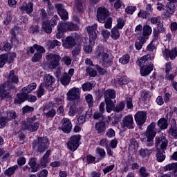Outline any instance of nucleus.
I'll list each match as a JSON object with an SVG mask.
<instances>
[{"label": "nucleus", "mask_w": 177, "mask_h": 177, "mask_svg": "<svg viewBox=\"0 0 177 177\" xmlns=\"http://www.w3.org/2000/svg\"><path fill=\"white\" fill-rule=\"evenodd\" d=\"M42 28L47 34H50V32H52V26H50V25L46 21L43 22Z\"/></svg>", "instance_id": "51"}, {"label": "nucleus", "mask_w": 177, "mask_h": 177, "mask_svg": "<svg viewBox=\"0 0 177 177\" xmlns=\"http://www.w3.org/2000/svg\"><path fill=\"white\" fill-rule=\"evenodd\" d=\"M51 153L52 151L50 149L46 151V152L44 153V155L40 160V163L39 164V168H41V167L42 168H46V167H48V164L50 162L49 157H50Z\"/></svg>", "instance_id": "15"}, {"label": "nucleus", "mask_w": 177, "mask_h": 177, "mask_svg": "<svg viewBox=\"0 0 177 177\" xmlns=\"http://www.w3.org/2000/svg\"><path fill=\"white\" fill-rule=\"evenodd\" d=\"M81 95V91L77 88L73 87L68 91L66 93L67 100L72 101V102H78L80 100V96Z\"/></svg>", "instance_id": "8"}, {"label": "nucleus", "mask_w": 177, "mask_h": 177, "mask_svg": "<svg viewBox=\"0 0 177 177\" xmlns=\"http://www.w3.org/2000/svg\"><path fill=\"white\" fill-rule=\"evenodd\" d=\"M57 31L58 32L56 34V38L57 39L63 38V35H64V32H66V31L63 29V27H62L60 24H59L57 26Z\"/></svg>", "instance_id": "44"}, {"label": "nucleus", "mask_w": 177, "mask_h": 177, "mask_svg": "<svg viewBox=\"0 0 177 177\" xmlns=\"http://www.w3.org/2000/svg\"><path fill=\"white\" fill-rule=\"evenodd\" d=\"M56 9L57 10V13L59 15L62 20L68 19V12L64 9L63 5L58 3L55 6Z\"/></svg>", "instance_id": "18"}, {"label": "nucleus", "mask_w": 177, "mask_h": 177, "mask_svg": "<svg viewBox=\"0 0 177 177\" xmlns=\"http://www.w3.org/2000/svg\"><path fill=\"white\" fill-rule=\"evenodd\" d=\"M61 62L64 63L66 66H70V64H71V62H73V59H71V57L67 55H64V57L61 59Z\"/></svg>", "instance_id": "53"}, {"label": "nucleus", "mask_w": 177, "mask_h": 177, "mask_svg": "<svg viewBox=\"0 0 177 177\" xmlns=\"http://www.w3.org/2000/svg\"><path fill=\"white\" fill-rule=\"evenodd\" d=\"M165 28H164V24H159L158 27L157 29H153V39L152 40V42H154L158 39L159 34H161V32H165Z\"/></svg>", "instance_id": "22"}, {"label": "nucleus", "mask_w": 177, "mask_h": 177, "mask_svg": "<svg viewBox=\"0 0 177 177\" xmlns=\"http://www.w3.org/2000/svg\"><path fill=\"white\" fill-rule=\"evenodd\" d=\"M151 59L150 55H147L142 57L138 62V66L141 67L140 74L142 77L149 75V74L153 71V64L151 62H149Z\"/></svg>", "instance_id": "2"}, {"label": "nucleus", "mask_w": 177, "mask_h": 177, "mask_svg": "<svg viewBox=\"0 0 177 177\" xmlns=\"http://www.w3.org/2000/svg\"><path fill=\"white\" fill-rule=\"evenodd\" d=\"M77 113H78V108L75 105H71L69 107L68 115H70V117H74Z\"/></svg>", "instance_id": "47"}, {"label": "nucleus", "mask_w": 177, "mask_h": 177, "mask_svg": "<svg viewBox=\"0 0 177 177\" xmlns=\"http://www.w3.org/2000/svg\"><path fill=\"white\" fill-rule=\"evenodd\" d=\"M96 156L98 157V160H103L106 157V151L104 149L97 147L95 149Z\"/></svg>", "instance_id": "36"}, {"label": "nucleus", "mask_w": 177, "mask_h": 177, "mask_svg": "<svg viewBox=\"0 0 177 177\" xmlns=\"http://www.w3.org/2000/svg\"><path fill=\"white\" fill-rule=\"evenodd\" d=\"M8 78V81L0 85V97H1L2 100L12 99L10 91L16 92V86H15L13 84L19 83V77L15 75L14 70L10 72Z\"/></svg>", "instance_id": "1"}, {"label": "nucleus", "mask_w": 177, "mask_h": 177, "mask_svg": "<svg viewBox=\"0 0 177 177\" xmlns=\"http://www.w3.org/2000/svg\"><path fill=\"white\" fill-rule=\"evenodd\" d=\"M139 175L140 177H149V172H147V169H146V167H142L140 169Z\"/></svg>", "instance_id": "55"}, {"label": "nucleus", "mask_w": 177, "mask_h": 177, "mask_svg": "<svg viewBox=\"0 0 177 177\" xmlns=\"http://www.w3.org/2000/svg\"><path fill=\"white\" fill-rule=\"evenodd\" d=\"M28 165L31 168V172H37L39 171V165H37V158H31L29 159Z\"/></svg>", "instance_id": "25"}, {"label": "nucleus", "mask_w": 177, "mask_h": 177, "mask_svg": "<svg viewBox=\"0 0 177 177\" xmlns=\"http://www.w3.org/2000/svg\"><path fill=\"white\" fill-rule=\"evenodd\" d=\"M146 120H147V113L138 111L136 113L135 120L140 127H142L146 122Z\"/></svg>", "instance_id": "12"}, {"label": "nucleus", "mask_w": 177, "mask_h": 177, "mask_svg": "<svg viewBox=\"0 0 177 177\" xmlns=\"http://www.w3.org/2000/svg\"><path fill=\"white\" fill-rule=\"evenodd\" d=\"M117 23L118 24L114 27L118 30H122V28H124V26H125V21L122 18H119L117 20Z\"/></svg>", "instance_id": "48"}, {"label": "nucleus", "mask_w": 177, "mask_h": 177, "mask_svg": "<svg viewBox=\"0 0 177 177\" xmlns=\"http://www.w3.org/2000/svg\"><path fill=\"white\" fill-rule=\"evenodd\" d=\"M75 7L78 12H82L84 10V3H82V0H75Z\"/></svg>", "instance_id": "50"}, {"label": "nucleus", "mask_w": 177, "mask_h": 177, "mask_svg": "<svg viewBox=\"0 0 177 177\" xmlns=\"http://www.w3.org/2000/svg\"><path fill=\"white\" fill-rule=\"evenodd\" d=\"M164 171H172L173 172H177V162L167 165L164 167Z\"/></svg>", "instance_id": "42"}, {"label": "nucleus", "mask_w": 177, "mask_h": 177, "mask_svg": "<svg viewBox=\"0 0 177 177\" xmlns=\"http://www.w3.org/2000/svg\"><path fill=\"white\" fill-rule=\"evenodd\" d=\"M47 45L50 49H55V48H56V46H60V45H62V43H60V41L55 39L53 41H48Z\"/></svg>", "instance_id": "43"}, {"label": "nucleus", "mask_w": 177, "mask_h": 177, "mask_svg": "<svg viewBox=\"0 0 177 177\" xmlns=\"http://www.w3.org/2000/svg\"><path fill=\"white\" fill-rule=\"evenodd\" d=\"M36 88H37V84L31 83L27 86L24 87L22 88V92H24L25 93H31V92H32V91H34Z\"/></svg>", "instance_id": "37"}, {"label": "nucleus", "mask_w": 177, "mask_h": 177, "mask_svg": "<svg viewBox=\"0 0 177 177\" xmlns=\"http://www.w3.org/2000/svg\"><path fill=\"white\" fill-rule=\"evenodd\" d=\"M40 16L42 20H48V13L46 12V10H45V9L41 8L40 10Z\"/></svg>", "instance_id": "64"}, {"label": "nucleus", "mask_w": 177, "mask_h": 177, "mask_svg": "<svg viewBox=\"0 0 177 177\" xmlns=\"http://www.w3.org/2000/svg\"><path fill=\"white\" fill-rule=\"evenodd\" d=\"M104 96L106 106V111L107 113H111V111H113L114 109V107H115V104H114L112 100L115 99V91L113 89H108L104 92Z\"/></svg>", "instance_id": "5"}, {"label": "nucleus", "mask_w": 177, "mask_h": 177, "mask_svg": "<svg viewBox=\"0 0 177 177\" xmlns=\"http://www.w3.org/2000/svg\"><path fill=\"white\" fill-rule=\"evenodd\" d=\"M6 62H8V55L4 54L0 55V68H2L5 66Z\"/></svg>", "instance_id": "52"}, {"label": "nucleus", "mask_w": 177, "mask_h": 177, "mask_svg": "<svg viewBox=\"0 0 177 177\" xmlns=\"http://www.w3.org/2000/svg\"><path fill=\"white\" fill-rule=\"evenodd\" d=\"M81 140V136L79 135L73 136L71 137L67 142V147L71 151H75L80 146V140Z\"/></svg>", "instance_id": "7"}, {"label": "nucleus", "mask_w": 177, "mask_h": 177, "mask_svg": "<svg viewBox=\"0 0 177 177\" xmlns=\"http://www.w3.org/2000/svg\"><path fill=\"white\" fill-rule=\"evenodd\" d=\"M170 131L171 132V135L175 138H177V127L175 124L171 125Z\"/></svg>", "instance_id": "63"}, {"label": "nucleus", "mask_w": 177, "mask_h": 177, "mask_svg": "<svg viewBox=\"0 0 177 177\" xmlns=\"http://www.w3.org/2000/svg\"><path fill=\"white\" fill-rule=\"evenodd\" d=\"M63 30L66 31H77L78 30V26L71 22H64L59 24Z\"/></svg>", "instance_id": "20"}, {"label": "nucleus", "mask_w": 177, "mask_h": 177, "mask_svg": "<svg viewBox=\"0 0 177 177\" xmlns=\"http://www.w3.org/2000/svg\"><path fill=\"white\" fill-rule=\"evenodd\" d=\"M19 9L21 12H24L25 13H27V15L32 16V13L34 12V3H32V2H24L22 6L19 7Z\"/></svg>", "instance_id": "16"}, {"label": "nucleus", "mask_w": 177, "mask_h": 177, "mask_svg": "<svg viewBox=\"0 0 177 177\" xmlns=\"http://www.w3.org/2000/svg\"><path fill=\"white\" fill-rule=\"evenodd\" d=\"M23 128L26 129V131H29V132H35L39 128V122H36L30 124H24Z\"/></svg>", "instance_id": "24"}, {"label": "nucleus", "mask_w": 177, "mask_h": 177, "mask_svg": "<svg viewBox=\"0 0 177 177\" xmlns=\"http://www.w3.org/2000/svg\"><path fill=\"white\" fill-rule=\"evenodd\" d=\"M44 115H45L48 120H53L55 115H56V110L51 109L48 110L47 113H44Z\"/></svg>", "instance_id": "41"}, {"label": "nucleus", "mask_w": 177, "mask_h": 177, "mask_svg": "<svg viewBox=\"0 0 177 177\" xmlns=\"http://www.w3.org/2000/svg\"><path fill=\"white\" fill-rule=\"evenodd\" d=\"M155 146L156 149H158L159 146L160 148V150L165 151L167 150V147H168V140L165 137H159L156 138Z\"/></svg>", "instance_id": "13"}, {"label": "nucleus", "mask_w": 177, "mask_h": 177, "mask_svg": "<svg viewBox=\"0 0 177 177\" xmlns=\"http://www.w3.org/2000/svg\"><path fill=\"white\" fill-rule=\"evenodd\" d=\"M16 169H19V166L14 165L4 171V175L8 177H12V175H15Z\"/></svg>", "instance_id": "33"}, {"label": "nucleus", "mask_w": 177, "mask_h": 177, "mask_svg": "<svg viewBox=\"0 0 177 177\" xmlns=\"http://www.w3.org/2000/svg\"><path fill=\"white\" fill-rule=\"evenodd\" d=\"M153 149H149V148H141L138 153L142 158H146V157H149V156L153 153Z\"/></svg>", "instance_id": "30"}, {"label": "nucleus", "mask_w": 177, "mask_h": 177, "mask_svg": "<svg viewBox=\"0 0 177 177\" xmlns=\"http://www.w3.org/2000/svg\"><path fill=\"white\" fill-rule=\"evenodd\" d=\"M19 31H20V28L19 26H15L11 30V42L15 45H17V44H19V40H17L16 35L19 34Z\"/></svg>", "instance_id": "23"}, {"label": "nucleus", "mask_w": 177, "mask_h": 177, "mask_svg": "<svg viewBox=\"0 0 177 177\" xmlns=\"http://www.w3.org/2000/svg\"><path fill=\"white\" fill-rule=\"evenodd\" d=\"M158 125L161 129H167L168 128V120L165 118H160L158 121Z\"/></svg>", "instance_id": "40"}, {"label": "nucleus", "mask_w": 177, "mask_h": 177, "mask_svg": "<svg viewBox=\"0 0 177 177\" xmlns=\"http://www.w3.org/2000/svg\"><path fill=\"white\" fill-rule=\"evenodd\" d=\"M176 10V6L175 4L172 3H169V1L166 5V12L168 15H174Z\"/></svg>", "instance_id": "35"}, {"label": "nucleus", "mask_w": 177, "mask_h": 177, "mask_svg": "<svg viewBox=\"0 0 177 177\" xmlns=\"http://www.w3.org/2000/svg\"><path fill=\"white\" fill-rule=\"evenodd\" d=\"M46 58L48 62H49V67L53 70L57 67H59L60 64L59 62L62 59L60 55L52 53L46 55Z\"/></svg>", "instance_id": "6"}, {"label": "nucleus", "mask_w": 177, "mask_h": 177, "mask_svg": "<svg viewBox=\"0 0 177 177\" xmlns=\"http://www.w3.org/2000/svg\"><path fill=\"white\" fill-rule=\"evenodd\" d=\"M111 37L112 39L117 40L120 38L121 33L120 32V29L113 27L111 30Z\"/></svg>", "instance_id": "38"}, {"label": "nucleus", "mask_w": 177, "mask_h": 177, "mask_svg": "<svg viewBox=\"0 0 177 177\" xmlns=\"http://www.w3.org/2000/svg\"><path fill=\"white\" fill-rule=\"evenodd\" d=\"M106 138H114L115 136V131L113 129H109L105 134Z\"/></svg>", "instance_id": "61"}, {"label": "nucleus", "mask_w": 177, "mask_h": 177, "mask_svg": "<svg viewBox=\"0 0 177 177\" xmlns=\"http://www.w3.org/2000/svg\"><path fill=\"white\" fill-rule=\"evenodd\" d=\"M121 127L124 129H133V117L131 115L124 116L122 120Z\"/></svg>", "instance_id": "9"}, {"label": "nucleus", "mask_w": 177, "mask_h": 177, "mask_svg": "<svg viewBox=\"0 0 177 177\" xmlns=\"http://www.w3.org/2000/svg\"><path fill=\"white\" fill-rule=\"evenodd\" d=\"M62 131L65 133H70L71 129H73V124H71V120L67 118H64L62 119Z\"/></svg>", "instance_id": "17"}, {"label": "nucleus", "mask_w": 177, "mask_h": 177, "mask_svg": "<svg viewBox=\"0 0 177 177\" xmlns=\"http://www.w3.org/2000/svg\"><path fill=\"white\" fill-rule=\"evenodd\" d=\"M125 107V103L124 102H120L115 108V111L116 113H120V111H122L124 108Z\"/></svg>", "instance_id": "56"}, {"label": "nucleus", "mask_w": 177, "mask_h": 177, "mask_svg": "<svg viewBox=\"0 0 177 177\" xmlns=\"http://www.w3.org/2000/svg\"><path fill=\"white\" fill-rule=\"evenodd\" d=\"M153 30L151 29V27L149 25H145L143 26L142 28V35L140 37L145 38V39H147L149 38V35L151 34V32Z\"/></svg>", "instance_id": "27"}, {"label": "nucleus", "mask_w": 177, "mask_h": 177, "mask_svg": "<svg viewBox=\"0 0 177 177\" xmlns=\"http://www.w3.org/2000/svg\"><path fill=\"white\" fill-rule=\"evenodd\" d=\"M59 20V17L57 15H54V17L50 20L48 24L50 27H55L57 24V21Z\"/></svg>", "instance_id": "57"}, {"label": "nucleus", "mask_w": 177, "mask_h": 177, "mask_svg": "<svg viewBox=\"0 0 177 177\" xmlns=\"http://www.w3.org/2000/svg\"><path fill=\"white\" fill-rule=\"evenodd\" d=\"M35 48L37 53L32 57V62L37 63V62H40L42 59V54L45 53V48L38 44H35Z\"/></svg>", "instance_id": "11"}, {"label": "nucleus", "mask_w": 177, "mask_h": 177, "mask_svg": "<svg viewBox=\"0 0 177 177\" xmlns=\"http://www.w3.org/2000/svg\"><path fill=\"white\" fill-rule=\"evenodd\" d=\"M82 89L84 92H88V91H92V84L90 82L84 83L82 85Z\"/></svg>", "instance_id": "60"}, {"label": "nucleus", "mask_w": 177, "mask_h": 177, "mask_svg": "<svg viewBox=\"0 0 177 177\" xmlns=\"http://www.w3.org/2000/svg\"><path fill=\"white\" fill-rule=\"evenodd\" d=\"M115 84L118 85H127L128 84V79L127 77H118L115 80Z\"/></svg>", "instance_id": "45"}, {"label": "nucleus", "mask_w": 177, "mask_h": 177, "mask_svg": "<svg viewBox=\"0 0 177 177\" xmlns=\"http://www.w3.org/2000/svg\"><path fill=\"white\" fill-rule=\"evenodd\" d=\"M75 44L76 43L74 37L73 36H68L62 44V46L66 49H70L73 48V46H75Z\"/></svg>", "instance_id": "19"}, {"label": "nucleus", "mask_w": 177, "mask_h": 177, "mask_svg": "<svg viewBox=\"0 0 177 177\" xmlns=\"http://www.w3.org/2000/svg\"><path fill=\"white\" fill-rule=\"evenodd\" d=\"M95 57L100 59L102 62V66L104 67H110L113 64V59H109V50L102 46H100L95 51Z\"/></svg>", "instance_id": "3"}, {"label": "nucleus", "mask_w": 177, "mask_h": 177, "mask_svg": "<svg viewBox=\"0 0 177 177\" xmlns=\"http://www.w3.org/2000/svg\"><path fill=\"white\" fill-rule=\"evenodd\" d=\"M28 93L23 92L17 94V99L15 100V104H21L24 102H26L27 100V95Z\"/></svg>", "instance_id": "28"}, {"label": "nucleus", "mask_w": 177, "mask_h": 177, "mask_svg": "<svg viewBox=\"0 0 177 177\" xmlns=\"http://www.w3.org/2000/svg\"><path fill=\"white\" fill-rule=\"evenodd\" d=\"M156 135V124L151 123L150 125L148 126L147 129L146 131V136L148 138L154 139Z\"/></svg>", "instance_id": "21"}, {"label": "nucleus", "mask_w": 177, "mask_h": 177, "mask_svg": "<svg viewBox=\"0 0 177 177\" xmlns=\"http://www.w3.org/2000/svg\"><path fill=\"white\" fill-rule=\"evenodd\" d=\"M150 13L148 11H140L138 12V17H142V19H147V17H150Z\"/></svg>", "instance_id": "58"}, {"label": "nucleus", "mask_w": 177, "mask_h": 177, "mask_svg": "<svg viewBox=\"0 0 177 177\" xmlns=\"http://www.w3.org/2000/svg\"><path fill=\"white\" fill-rule=\"evenodd\" d=\"M86 73H88V75L90 77H96V75H97V73H96V71H95L92 68H89V67L87 68H86Z\"/></svg>", "instance_id": "62"}, {"label": "nucleus", "mask_w": 177, "mask_h": 177, "mask_svg": "<svg viewBox=\"0 0 177 177\" xmlns=\"http://www.w3.org/2000/svg\"><path fill=\"white\" fill-rule=\"evenodd\" d=\"M146 43V39L145 37H139L138 38V41H136L135 43V47L137 50H140L142 48H143V44Z\"/></svg>", "instance_id": "39"}, {"label": "nucleus", "mask_w": 177, "mask_h": 177, "mask_svg": "<svg viewBox=\"0 0 177 177\" xmlns=\"http://www.w3.org/2000/svg\"><path fill=\"white\" fill-rule=\"evenodd\" d=\"M129 59H131L129 55H124L119 59V63H121V64H128V63H129Z\"/></svg>", "instance_id": "46"}, {"label": "nucleus", "mask_w": 177, "mask_h": 177, "mask_svg": "<svg viewBox=\"0 0 177 177\" xmlns=\"http://www.w3.org/2000/svg\"><path fill=\"white\" fill-rule=\"evenodd\" d=\"M86 102L88 104V107L93 106V97L92 95L88 94L86 96Z\"/></svg>", "instance_id": "54"}, {"label": "nucleus", "mask_w": 177, "mask_h": 177, "mask_svg": "<svg viewBox=\"0 0 177 177\" xmlns=\"http://www.w3.org/2000/svg\"><path fill=\"white\" fill-rule=\"evenodd\" d=\"M56 81V79H55L53 77V76H52L50 74H46L44 76V86L45 88H49V86H50V85H52V84H54V82Z\"/></svg>", "instance_id": "26"}, {"label": "nucleus", "mask_w": 177, "mask_h": 177, "mask_svg": "<svg viewBox=\"0 0 177 177\" xmlns=\"http://www.w3.org/2000/svg\"><path fill=\"white\" fill-rule=\"evenodd\" d=\"M165 151L160 149V148H156V159L158 162H162L165 160Z\"/></svg>", "instance_id": "32"}, {"label": "nucleus", "mask_w": 177, "mask_h": 177, "mask_svg": "<svg viewBox=\"0 0 177 177\" xmlns=\"http://www.w3.org/2000/svg\"><path fill=\"white\" fill-rule=\"evenodd\" d=\"M49 147V140L45 137H39L32 142V148L37 153H45Z\"/></svg>", "instance_id": "4"}, {"label": "nucleus", "mask_w": 177, "mask_h": 177, "mask_svg": "<svg viewBox=\"0 0 177 177\" xmlns=\"http://www.w3.org/2000/svg\"><path fill=\"white\" fill-rule=\"evenodd\" d=\"M45 88V83H41L37 91V97H42L44 96L45 92V88Z\"/></svg>", "instance_id": "49"}, {"label": "nucleus", "mask_w": 177, "mask_h": 177, "mask_svg": "<svg viewBox=\"0 0 177 177\" xmlns=\"http://www.w3.org/2000/svg\"><path fill=\"white\" fill-rule=\"evenodd\" d=\"M110 15V12L106 9V8L100 7L97 11V17L100 23H104L106 19Z\"/></svg>", "instance_id": "10"}, {"label": "nucleus", "mask_w": 177, "mask_h": 177, "mask_svg": "<svg viewBox=\"0 0 177 177\" xmlns=\"http://www.w3.org/2000/svg\"><path fill=\"white\" fill-rule=\"evenodd\" d=\"M95 129L97 133H103L106 131V122H98L95 125Z\"/></svg>", "instance_id": "29"}, {"label": "nucleus", "mask_w": 177, "mask_h": 177, "mask_svg": "<svg viewBox=\"0 0 177 177\" xmlns=\"http://www.w3.org/2000/svg\"><path fill=\"white\" fill-rule=\"evenodd\" d=\"M7 118V121H10L12 120H15L14 122L15 125H17L18 122L16 120V118H17V114L15 111H9L7 112V116L6 117Z\"/></svg>", "instance_id": "31"}, {"label": "nucleus", "mask_w": 177, "mask_h": 177, "mask_svg": "<svg viewBox=\"0 0 177 177\" xmlns=\"http://www.w3.org/2000/svg\"><path fill=\"white\" fill-rule=\"evenodd\" d=\"M97 28V24H95L92 26L87 27V32L89 35L90 42H95L96 38H97V32L96 30Z\"/></svg>", "instance_id": "14"}, {"label": "nucleus", "mask_w": 177, "mask_h": 177, "mask_svg": "<svg viewBox=\"0 0 177 177\" xmlns=\"http://www.w3.org/2000/svg\"><path fill=\"white\" fill-rule=\"evenodd\" d=\"M151 24H157L158 27L159 24H162L161 23V17H160L151 18Z\"/></svg>", "instance_id": "59"}, {"label": "nucleus", "mask_w": 177, "mask_h": 177, "mask_svg": "<svg viewBox=\"0 0 177 177\" xmlns=\"http://www.w3.org/2000/svg\"><path fill=\"white\" fill-rule=\"evenodd\" d=\"M60 82L64 86H67L71 82V79L67 75V73H64L60 77Z\"/></svg>", "instance_id": "34"}]
</instances>
